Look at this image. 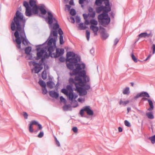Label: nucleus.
I'll return each instance as SVG.
<instances>
[{
  "label": "nucleus",
  "instance_id": "bf43d9fd",
  "mask_svg": "<svg viewBox=\"0 0 155 155\" xmlns=\"http://www.w3.org/2000/svg\"><path fill=\"white\" fill-rule=\"evenodd\" d=\"M38 129L39 130H41L42 129V126L41 124H38Z\"/></svg>",
  "mask_w": 155,
  "mask_h": 155
},
{
  "label": "nucleus",
  "instance_id": "69168bd1",
  "mask_svg": "<svg viewBox=\"0 0 155 155\" xmlns=\"http://www.w3.org/2000/svg\"><path fill=\"white\" fill-rule=\"evenodd\" d=\"M150 57V55H149L147 57V58L145 60V61H146L148 58H149Z\"/></svg>",
  "mask_w": 155,
  "mask_h": 155
},
{
  "label": "nucleus",
  "instance_id": "c9c22d12",
  "mask_svg": "<svg viewBox=\"0 0 155 155\" xmlns=\"http://www.w3.org/2000/svg\"><path fill=\"white\" fill-rule=\"evenodd\" d=\"M26 58L27 59L32 60L33 57L31 54H27V55L26 56Z\"/></svg>",
  "mask_w": 155,
  "mask_h": 155
},
{
  "label": "nucleus",
  "instance_id": "338daca9",
  "mask_svg": "<svg viewBox=\"0 0 155 155\" xmlns=\"http://www.w3.org/2000/svg\"><path fill=\"white\" fill-rule=\"evenodd\" d=\"M130 84L131 85V86L132 87H133L134 86V83L133 82H131L130 83Z\"/></svg>",
  "mask_w": 155,
  "mask_h": 155
},
{
  "label": "nucleus",
  "instance_id": "5fc2aeb1",
  "mask_svg": "<svg viewBox=\"0 0 155 155\" xmlns=\"http://www.w3.org/2000/svg\"><path fill=\"white\" fill-rule=\"evenodd\" d=\"M85 24L86 25H88L90 24V21H89L87 20H86L85 21Z\"/></svg>",
  "mask_w": 155,
  "mask_h": 155
},
{
  "label": "nucleus",
  "instance_id": "a211bd4d",
  "mask_svg": "<svg viewBox=\"0 0 155 155\" xmlns=\"http://www.w3.org/2000/svg\"><path fill=\"white\" fill-rule=\"evenodd\" d=\"M90 24L91 25H97L98 24V22L97 20L92 19L90 20Z\"/></svg>",
  "mask_w": 155,
  "mask_h": 155
},
{
  "label": "nucleus",
  "instance_id": "dca6fc26",
  "mask_svg": "<svg viewBox=\"0 0 155 155\" xmlns=\"http://www.w3.org/2000/svg\"><path fill=\"white\" fill-rule=\"evenodd\" d=\"M150 106V107L148 109V110L150 111L153 110V106L152 101L150 99L147 100Z\"/></svg>",
  "mask_w": 155,
  "mask_h": 155
},
{
  "label": "nucleus",
  "instance_id": "4d7b16f0",
  "mask_svg": "<svg viewBox=\"0 0 155 155\" xmlns=\"http://www.w3.org/2000/svg\"><path fill=\"white\" fill-rule=\"evenodd\" d=\"M88 11L89 12V13L93 12V8L91 7L89 8H88Z\"/></svg>",
  "mask_w": 155,
  "mask_h": 155
},
{
  "label": "nucleus",
  "instance_id": "72a5a7b5",
  "mask_svg": "<svg viewBox=\"0 0 155 155\" xmlns=\"http://www.w3.org/2000/svg\"><path fill=\"white\" fill-rule=\"evenodd\" d=\"M29 130L30 133H33L34 131L32 125L30 124L29 125Z\"/></svg>",
  "mask_w": 155,
  "mask_h": 155
},
{
  "label": "nucleus",
  "instance_id": "4be33fe9",
  "mask_svg": "<svg viewBox=\"0 0 155 155\" xmlns=\"http://www.w3.org/2000/svg\"><path fill=\"white\" fill-rule=\"evenodd\" d=\"M79 28L81 30H84L86 29L87 27L83 23H81L79 24Z\"/></svg>",
  "mask_w": 155,
  "mask_h": 155
},
{
  "label": "nucleus",
  "instance_id": "864d4df0",
  "mask_svg": "<svg viewBox=\"0 0 155 155\" xmlns=\"http://www.w3.org/2000/svg\"><path fill=\"white\" fill-rule=\"evenodd\" d=\"M70 19L71 20V22L74 23L75 21L74 18L73 17H71Z\"/></svg>",
  "mask_w": 155,
  "mask_h": 155
},
{
  "label": "nucleus",
  "instance_id": "c756f323",
  "mask_svg": "<svg viewBox=\"0 0 155 155\" xmlns=\"http://www.w3.org/2000/svg\"><path fill=\"white\" fill-rule=\"evenodd\" d=\"M131 57L132 60L134 61L135 62H137V58H136L135 56L134 55V53H132L131 54Z\"/></svg>",
  "mask_w": 155,
  "mask_h": 155
},
{
  "label": "nucleus",
  "instance_id": "b1692460",
  "mask_svg": "<svg viewBox=\"0 0 155 155\" xmlns=\"http://www.w3.org/2000/svg\"><path fill=\"white\" fill-rule=\"evenodd\" d=\"M31 51V48L30 47H28L26 48L25 50V53L28 54H30V53Z\"/></svg>",
  "mask_w": 155,
  "mask_h": 155
},
{
  "label": "nucleus",
  "instance_id": "4468645a",
  "mask_svg": "<svg viewBox=\"0 0 155 155\" xmlns=\"http://www.w3.org/2000/svg\"><path fill=\"white\" fill-rule=\"evenodd\" d=\"M97 26V25H91L90 26V29L93 31L95 35H97V32L99 29L98 27Z\"/></svg>",
  "mask_w": 155,
  "mask_h": 155
},
{
  "label": "nucleus",
  "instance_id": "8fccbe9b",
  "mask_svg": "<svg viewBox=\"0 0 155 155\" xmlns=\"http://www.w3.org/2000/svg\"><path fill=\"white\" fill-rule=\"evenodd\" d=\"M59 61L61 62H64L65 61V58L62 57H61L59 59Z\"/></svg>",
  "mask_w": 155,
  "mask_h": 155
},
{
  "label": "nucleus",
  "instance_id": "a878e982",
  "mask_svg": "<svg viewBox=\"0 0 155 155\" xmlns=\"http://www.w3.org/2000/svg\"><path fill=\"white\" fill-rule=\"evenodd\" d=\"M42 78L44 79H45L47 78V74L45 71H43L42 73Z\"/></svg>",
  "mask_w": 155,
  "mask_h": 155
},
{
  "label": "nucleus",
  "instance_id": "4c0bfd02",
  "mask_svg": "<svg viewBox=\"0 0 155 155\" xmlns=\"http://www.w3.org/2000/svg\"><path fill=\"white\" fill-rule=\"evenodd\" d=\"M74 80L75 81V79L74 80L73 78H71L69 79V82L70 84L76 83V82H74Z\"/></svg>",
  "mask_w": 155,
  "mask_h": 155
},
{
  "label": "nucleus",
  "instance_id": "bb28decb",
  "mask_svg": "<svg viewBox=\"0 0 155 155\" xmlns=\"http://www.w3.org/2000/svg\"><path fill=\"white\" fill-rule=\"evenodd\" d=\"M67 90L68 93H69L70 91L73 92V90L72 89V87L70 85H68L66 87V89H65Z\"/></svg>",
  "mask_w": 155,
  "mask_h": 155
},
{
  "label": "nucleus",
  "instance_id": "ddd939ff",
  "mask_svg": "<svg viewBox=\"0 0 155 155\" xmlns=\"http://www.w3.org/2000/svg\"><path fill=\"white\" fill-rule=\"evenodd\" d=\"M58 33L60 35V44H63L64 43L63 40V37L62 35L63 32L61 28H59L58 30Z\"/></svg>",
  "mask_w": 155,
  "mask_h": 155
},
{
  "label": "nucleus",
  "instance_id": "5701e85b",
  "mask_svg": "<svg viewBox=\"0 0 155 155\" xmlns=\"http://www.w3.org/2000/svg\"><path fill=\"white\" fill-rule=\"evenodd\" d=\"M147 117L150 119H153L154 118L151 112H149L146 114Z\"/></svg>",
  "mask_w": 155,
  "mask_h": 155
},
{
  "label": "nucleus",
  "instance_id": "6e6552de",
  "mask_svg": "<svg viewBox=\"0 0 155 155\" xmlns=\"http://www.w3.org/2000/svg\"><path fill=\"white\" fill-rule=\"evenodd\" d=\"M32 64L35 66L34 70L35 73H38L43 68L41 66V65L35 62H32Z\"/></svg>",
  "mask_w": 155,
  "mask_h": 155
},
{
  "label": "nucleus",
  "instance_id": "cd10ccee",
  "mask_svg": "<svg viewBox=\"0 0 155 155\" xmlns=\"http://www.w3.org/2000/svg\"><path fill=\"white\" fill-rule=\"evenodd\" d=\"M88 15L90 17L94 18L95 17V11H94L92 12L89 13L88 14Z\"/></svg>",
  "mask_w": 155,
  "mask_h": 155
},
{
  "label": "nucleus",
  "instance_id": "20e7f679",
  "mask_svg": "<svg viewBox=\"0 0 155 155\" xmlns=\"http://www.w3.org/2000/svg\"><path fill=\"white\" fill-rule=\"evenodd\" d=\"M104 2L105 6H101L97 8L96 11L97 13H99L102 11L103 13L99 15L98 16V19L99 22H101L103 26L108 25L110 22V19L107 13L111 10L109 0H96L95 4L97 5L101 4L103 2Z\"/></svg>",
  "mask_w": 155,
  "mask_h": 155
},
{
  "label": "nucleus",
  "instance_id": "c85d7f7f",
  "mask_svg": "<svg viewBox=\"0 0 155 155\" xmlns=\"http://www.w3.org/2000/svg\"><path fill=\"white\" fill-rule=\"evenodd\" d=\"M108 37V35L107 34L103 33L102 34V38L104 39H106Z\"/></svg>",
  "mask_w": 155,
  "mask_h": 155
},
{
  "label": "nucleus",
  "instance_id": "f3484780",
  "mask_svg": "<svg viewBox=\"0 0 155 155\" xmlns=\"http://www.w3.org/2000/svg\"><path fill=\"white\" fill-rule=\"evenodd\" d=\"M47 87L50 88H52L54 85V83L51 81H49L47 83Z\"/></svg>",
  "mask_w": 155,
  "mask_h": 155
},
{
  "label": "nucleus",
  "instance_id": "6ab92c4d",
  "mask_svg": "<svg viewBox=\"0 0 155 155\" xmlns=\"http://www.w3.org/2000/svg\"><path fill=\"white\" fill-rule=\"evenodd\" d=\"M129 102L130 101L129 100L123 101L122 100H120L119 102V104L120 105H122L124 106H125L127 104H128Z\"/></svg>",
  "mask_w": 155,
  "mask_h": 155
},
{
  "label": "nucleus",
  "instance_id": "39448f33",
  "mask_svg": "<svg viewBox=\"0 0 155 155\" xmlns=\"http://www.w3.org/2000/svg\"><path fill=\"white\" fill-rule=\"evenodd\" d=\"M55 50H52L51 49V51L48 50V51L45 52V51L43 49H41L40 51L38 52L37 53V57L36 59L38 60L41 59L42 61H43L46 58H48L49 56H51L52 58H57L62 55L64 51L63 49H56V53L55 54L53 53Z\"/></svg>",
  "mask_w": 155,
  "mask_h": 155
},
{
  "label": "nucleus",
  "instance_id": "f704fd0d",
  "mask_svg": "<svg viewBox=\"0 0 155 155\" xmlns=\"http://www.w3.org/2000/svg\"><path fill=\"white\" fill-rule=\"evenodd\" d=\"M30 124H31V125H38V123L37 121L36 120H32V121L31 123H30Z\"/></svg>",
  "mask_w": 155,
  "mask_h": 155
},
{
  "label": "nucleus",
  "instance_id": "ea45409f",
  "mask_svg": "<svg viewBox=\"0 0 155 155\" xmlns=\"http://www.w3.org/2000/svg\"><path fill=\"white\" fill-rule=\"evenodd\" d=\"M44 135V133L43 132H40L38 135V137L39 138H41Z\"/></svg>",
  "mask_w": 155,
  "mask_h": 155
},
{
  "label": "nucleus",
  "instance_id": "13d9d810",
  "mask_svg": "<svg viewBox=\"0 0 155 155\" xmlns=\"http://www.w3.org/2000/svg\"><path fill=\"white\" fill-rule=\"evenodd\" d=\"M69 4L71 5H74L73 0H71L69 2Z\"/></svg>",
  "mask_w": 155,
  "mask_h": 155
},
{
  "label": "nucleus",
  "instance_id": "09e8293b",
  "mask_svg": "<svg viewBox=\"0 0 155 155\" xmlns=\"http://www.w3.org/2000/svg\"><path fill=\"white\" fill-rule=\"evenodd\" d=\"M119 41V39L118 38H116L114 41V45H116V44H117V43Z\"/></svg>",
  "mask_w": 155,
  "mask_h": 155
},
{
  "label": "nucleus",
  "instance_id": "a19ab883",
  "mask_svg": "<svg viewBox=\"0 0 155 155\" xmlns=\"http://www.w3.org/2000/svg\"><path fill=\"white\" fill-rule=\"evenodd\" d=\"M84 111H85V110H84V107L83 108V109L81 110L80 112V114L81 115L82 117H83V116Z\"/></svg>",
  "mask_w": 155,
  "mask_h": 155
},
{
  "label": "nucleus",
  "instance_id": "052dcab7",
  "mask_svg": "<svg viewBox=\"0 0 155 155\" xmlns=\"http://www.w3.org/2000/svg\"><path fill=\"white\" fill-rule=\"evenodd\" d=\"M66 8H67V9L68 10H69L70 9V8L71 7L70 5H66Z\"/></svg>",
  "mask_w": 155,
  "mask_h": 155
},
{
  "label": "nucleus",
  "instance_id": "774afa93",
  "mask_svg": "<svg viewBox=\"0 0 155 155\" xmlns=\"http://www.w3.org/2000/svg\"><path fill=\"white\" fill-rule=\"evenodd\" d=\"M143 99L144 100H147H147H148V99H147V98H143Z\"/></svg>",
  "mask_w": 155,
  "mask_h": 155
},
{
  "label": "nucleus",
  "instance_id": "603ef678",
  "mask_svg": "<svg viewBox=\"0 0 155 155\" xmlns=\"http://www.w3.org/2000/svg\"><path fill=\"white\" fill-rule=\"evenodd\" d=\"M55 141L56 142V143L57 145L58 146H60V143L59 142H58V141L57 140V138H55Z\"/></svg>",
  "mask_w": 155,
  "mask_h": 155
},
{
  "label": "nucleus",
  "instance_id": "412c9836",
  "mask_svg": "<svg viewBox=\"0 0 155 155\" xmlns=\"http://www.w3.org/2000/svg\"><path fill=\"white\" fill-rule=\"evenodd\" d=\"M38 83L42 87H46L45 83L42 80H40L38 82Z\"/></svg>",
  "mask_w": 155,
  "mask_h": 155
},
{
  "label": "nucleus",
  "instance_id": "2eb2a0df",
  "mask_svg": "<svg viewBox=\"0 0 155 155\" xmlns=\"http://www.w3.org/2000/svg\"><path fill=\"white\" fill-rule=\"evenodd\" d=\"M50 95L52 97L57 98L59 96V94L54 91H50L49 92Z\"/></svg>",
  "mask_w": 155,
  "mask_h": 155
},
{
  "label": "nucleus",
  "instance_id": "2f4dec72",
  "mask_svg": "<svg viewBox=\"0 0 155 155\" xmlns=\"http://www.w3.org/2000/svg\"><path fill=\"white\" fill-rule=\"evenodd\" d=\"M86 34L87 40L88 41L90 38V32L86 30Z\"/></svg>",
  "mask_w": 155,
  "mask_h": 155
},
{
  "label": "nucleus",
  "instance_id": "6e6d98bb",
  "mask_svg": "<svg viewBox=\"0 0 155 155\" xmlns=\"http://www.w3.org/2000/svg\"><path fill=\"white\" fill-rule=\"evenodd\" d=\"M68 108V106L67 105H65L63 107V108L64 110H66Z\"/></svg>",
  "mask_w": 155,
  "mask_h": 155
},
{
  "label": "nucleus",
  "instance_id": "9b49d317",
  "mask_svg": "<svg viewBox=\"0 0 155 155\" xmlns=\"http://www.w3.org/2000/svg\"><path fill=\"white\" fill-rule=\"evenodd\" d=\"M39 10L41 12V14L43 15H45L47 13V11L45 9L44 6L42 5L39 6L38 8V12L37 14H38L39 12Z\"/></svg>",
  "mask_w": 155,
  "mask_h": 155
},
{
  "label": "nucleus",
  "instance_id": "7ed1b4c3",
  "mask_svg": "<svg viewBox=\"0 0 155 155\" xmlns=\"http://www.w3.org/2000/svg\"><path fill=\"white\" fill-rule=\"evenodd\" d=\"M48 23L49 25H51L54 23L53 28L50 33L49 40L48 42V50L51 51V49L53 50L56 48V42L57 38L58 31L59 28V25L57 23V21L55 18H53L52 14L50 12H48Z\"/></svg>",
  "mask_w": 155,
  "mask_h": 155
},
{
  "label": "nucleus",
  "instance_id": "0eeeda50",
  "mask_svg": "<svg viewBox=\"0 0 155 155\" xmlns=\"http://www.w3.org/2000/svg\"><path fill=\"white\" fill-rule=\"evenodd\" d=\"M61 92L65 94L68 97L69 100L71 101L75 99L78 97V95L74 94L72 91L68 93L67 90L65 89H62L61 90Z\"/></svg>",
  "mask_w": 155,
  "mask_h": 155
},
{
  "label": "nucleus",
  "instance_id": "37998d69",
  "mask_svg": "<svg viewBox=\"0 0 155 155\" xmlns=\"http://www.w3.org/2000/svg\"><path fill=\"white\" fill-rule=\"evenodd\" d=\"M72 130L75 133H77L78 132V129L76 127H73L72 129Z\"/></svg>",
  "mask_w": 155,
  "mask_h": 155
},
{
  "label": "nucleus",
  "instance_id": "de8ad7c7",
  "mask_svg": "<svg viewBox=\"0 0 155 155\" xmlns=\"http://www.w3.org/2000/svg\"><path fill=\"white\" fill-rule=\"evenodd\" d=\"M141 97V93L138 94L137 95L134 97V98L136 99Z\"/></svg>",
  "mask_w": 155,
  "mask_h": 155
},
{
  "label": "nucleus",
  "instance_id": "58836bf2",
  "mask_svg": "<svg viewBox=\"0 0 155 155\" xmlns=\"http://www.w3.org/2000/svg\"><path fill=\"white\" fill-rule=\"evenodd\" d=\"M124 124L125 125L128 127H129L130 126V124L127 120H125L124 121Z\"/></svg>",
  "mask_w": 155,
  "mask_h": 155
},
{
  "label": "nucleus",
  "instance_id": "f8f14e48",
  "mask_svg": "<svg viewBox=\"0 0 155 155\" xmlns=\"http://www.w3.org/2000/svg\"><path fill=\"white\" fill-rule=\"evenodd\" d=\"M84 110L86 111L87 114L89 115L92 116L93 115V111L91 109L89 106H86L84 107Z\"/></svg>",
  "mask_w": 155,
  "mask_h": 155
},
{
  "label": "nucleus",
  "instance_id": "0e129e2a",
  "mask_svg": "<svg viewBox=\"0 0 155 155\" xmlns=\"http://www.w3.org/2000/svg\"><path fill=\"white\" fill-rule=\"evenodd\" d=\"M131 108L130 107H128L127 108V113L129 112Z\"/></svg>",
  "mask_w": 155,
  "mask_h": 155
},
{
  "label": "nucleus",
  "instance_id": "9d476101",
  "mask_svg": "<svg viewBox=\"0 0 155 155\" xmlns=\"http://www.w3.org/2000/svg\"><path fill=\"white\" fill-rule=\"evenodd\" d=\"M153 34L151 32H150L149 34H148L147 32H144L141 33L139 35V37L140 38H149V37H152Z\"/></svg>",
  "mask_w": 155,
  "mask_h": 155
},
{
  "label": "nucleus",
  "instance_id": "1a4fd4ad",
  "mask_svg": "<svg viewBox=\"0 0 155 155\" xmlns=\"http://www.w3.org/2000/svg\"><path fill=\"white\" fill-rule=\"evenodd\" d=\"M14 36L16 38L15 41L18 45L17 46L18 48H21L20 44L21 43V40L19 36V34L18 31H15L14 33Z\"/></svg>",
  "mask_w": 155,
  "mask_h": 155
},
{
  "label": "nucleus",
  "instance_id": "e2e57ef3",
  "mask_svg": "<svg viewBox=\"0 0 155 155\" xmlns=\"http://www.w3.org/2000/svg\"><path fill=\"white\" fill-rule=\"evenodd\" d=\"M118 131L119 132H121L122 131V129L120 127L118 128Z\"/></svg>",
  "mask_w": 155,
  "mask_h": 155
},
{
  "label": "nucleus",
  "instance_id": "680f3d73",
  "mask_svg": "<svg viewBox=\"0 0 155 155\" xmlns=\"http://www.w3.org/2000/svg\"><path fill=\"white\" fill-rule=\"evenodd\" d=\"M78 101L79 102H81L82 101H84V100L82 98H79L78 99Z\"/></svg>",
  "mask_w": 155,
  "mask_h": 155
},
{
  "label": "nucleus",
  "instance_id": "423d86ee",
  "mask_svg": "<svg viewBox=\"0 0 155 155\" xmlns=\"http://www.w3.org/2000/svg\"><path fill=\"white\" fill-rule=\"evenodd\" d=\"M28 3L26 1L23 2V5L26 8L25 15L27 16L30 17L32 15V13L36 14L38 12V6L35 1L30 0Z\"/></svg>",
  "mask_w": 155,
  "mask_h": 155
},
{
  "label": "nucleus",
  "instance_id": "f257e3e1",
  "mask_svg": "<svg viewBox=\"0 0 155 155\" xmlns=\"http://www.w3.org/2000/svg\"><path fill=\"white\" fill-rule=\"evenodd\" d=\"M67 61L69 63L67 64V66L70 70H73L72 73H70L71 76L73 75H78L75 77V81L77 83H75L76 87L75 90L79 93L80 96L85 95L87 94L86 90L90 88L89 84H86L90 81L89 77L86 75V71L84 70L85 65L84 63H77L79 61L80 58L79 57L76 56L75 54L73 52L69 51L67 52L66 55Z\"/></svg>",
  "mask_w": 155,
  "mask_h": 155
},
{
  "label": "nucleus",
  "instance_id": "3c124183",
  "mask_svg": "<svg viewBox=\"0 0 155 155\" xmlns=\"http://www.w3.org/2000/svg\"><path fill=\"white\" fill-rule=\"evenodd\" d=\"M85 0H79V3L81 5V7H83V6L82 4L83 3L84 1H85Z\"/></svg>",
  "mask_w": 155,
  "mask_h": 155
},
{
  "label": "nucleus",
  "instance_id": "473e14b6",
  "mask_svg": "<svg viewBox=\"0 0 155 155\" xmlns=\"http://www.w3.org/2000/svg\"><path fill=\"white\" fill-rule=\"evenodd\" d=\"M70 14L71 15L73 16L75 15L76 14L75 10L74 9H71L70 11Z\"/></svg>",
  "mask_w": 155,
  "mask_h": 155
},
{
  "label": "nucleus",
  "instance_id": "f03ea898",
  "mask_svg": "<svg viewBox=\"0 0 155 155\" xmlns=\"http://www.w3.org/2000/svg\"><path fill=\"white\" fill-rule=\"evenodd\" d=\"M25 20L24 18L23 15L19 11L16 12L15 15L14 16L13 21L11 24V29L12 31H14L15 29L16 25V31L19 34V36L20 38L21 42L25 45H27L28 41L27 39L24 31Z\"/></svg>",
  "mask_w": 155,
  "mask_h": 155
},
{
  "label": "nucleus",
  "instance_id": "c03bdc74",
  "mask_svg": "<svg viewBox=\"0 0 155 155\" xmlns=\"http://www.w3.org/2000/svg\"><path fill=\"white\" fill-rule=\"evenodd\" d=\"M23 116L25 117V118L26 119H27L28 114H27V113H26V112H23Z\"/></svg>",
  "mask_w": 155,
  "mask_h": 155
},
{
  "label": "nucleus",
  "instance_id": "393cba45",
  "mask_svg": "<svg viewBox=\"0 0 155 155\" xmlns=\"http://www.w3.org/2000/svg\"><path fill=\"white\" fill-rule=\"evenodd\" d=\"M149 139L150 140L152 143L154 144L155 143V135L150 137Z\"/></svg>",
  "mask_w": 155,
  "mask_h": 155
},
{
  "label": "nucleus",
  "instance_id": "aec40b11",
  "mask_svg": "<svg viewBox=\"0 0 155 155\" xmlns=\"http://www.w3.org/2000/svg\"><path fill=\"white\" fill-rule=\"evenodd\" d=\"M123 93L124 94H128L130 93L129 88V87H126L123 90Z\"/></svg>",
  "mask_w": 155,
  "mask_h": 155
},
{
  "label": "nucleus",
  "instance_id": "e433bc0d",
  "mask_svg": "<svg viewBox=\"0 0 155 155\" xmlns=\"http://www.w3.org/2000/svg\"><path fill=\"white\" fill-rule=\"evenodd\" d=\"M42 93L43 94H45L47 93V91L46 88V87H42Z\"/></svg>",
  "mask_w": 155,
  "mask_h": 155
},
{
  "label": "nucleus",
  "instance_id": "7c9ffc66",
  "mask_svg": "<svg viewBox=\"0 0 155 155\" xmlns=\"http://www.w3.org/2000/svg\"><path fill=\"white\" fill-rule=\"evenodd\" d=\"M141 93V97H150L148 94L146 92H143Z\"/></svg>",
  "mask_w": 155,
  "mask_h": 155
},
{
  "label": "nucleus",
  "instance_id": "a18cd8bd",
  "mask_svg": "<svg viewBox=\"0 0 155 155\" xmlns=\"http://www.w3.org/2000/svg\"><path fill=\"white\" fill-rule=\"evenodd\" d=\"M80 18L79 17H76L75 18L76 21L77 23H79L80 21Z\"/></svg>",
  "mask_w": 155,
  "mask_h": 155
},
{
  "label": "nucleus",
  "instance_id": "79ce46f5",
  "mask_svg": "<svg viewBox=\"0 0 155 155\" xmlns=\"http://www.w3.org/2000/svg\"><path fill=\"white\" fill-rule=\"evenodd\" d=\"M151 48L153 50V54H154L155 53V44L153 45Z\"/></svg>",
  "mask_w": 155,
  "mask_h": 155
},
{
  "label": "nucleus",
  "instance_id": "49530a36",
  "mask_svg": "<svg viewBox=\"0 0 155 155\" xmlns=\"http://www.w3.org/2000/svg\"><path fill=\"white\" fill-rule=\"evenodd\" d=\"M60 101H61V102H66V100H65L64 99V98L62 96H61L60 97Z\"/></svg>",
  "mask_w": 155,
  "mask_h": 155
}]
</instances>
